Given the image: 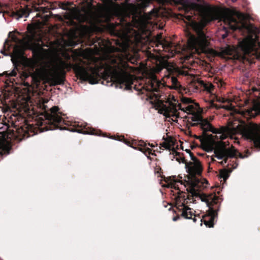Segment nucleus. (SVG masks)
<instances>
[{"label": "nucleus", "instance_id": "nucleus-29", "mask_svg": "<svg viewBox=\"0 0 260 260\" xmlns=\"http://www.w3.org/2000/svg\"><path fill=\"white\" fill-rule=\"evenodd\" d=\"M90 134H91V135H99V134H96V133L95 134V133H94V132H91V133H90Z\"/></svg>", "mask_w": 260, "mask_h": 260}, {"label": "nucleus", "instance_id": "nucleus-9", "mask_svg": "<svg viewBox=\"0 0 260 260\" xmlns=\"http://www.w3.org/2000/svg\"><path fill=\"white\" fill-rule=\"evenodd\" d=\"M9 37L17 44L14 47L13 56L16 58H19L23 55L24 50L31 49L34 46L32 43L33 37L26 35L22 39H19L12 32L9 33Z\"/></svg>", "mask_w": 260, "mask_h": 260}, {"label": "nucleus", "instance_id": "nucleus-5", "mask_svg": "<svg viewBox=\"0 0 260 260\" xmlns=\"http://www.w3.org/2000/svg\"><path fill=\"white\" fill-rule=\"evenodd\" d=\"M201 0H166L171 4H182L185 11L188 12L189 10L196 11L200 12L203 18L207 21H211L213 19L223 18L225 22L229 23L232 13L230 11L227 10L223 12H220L214 7H211L207 5L199 4Z\"/></svg>", "mask_w": 260, "mask_h": 260}, {"label": "nucleus", "instance_id": "nucleus-19", "mask_svg": "<svg viewBox=\"0 0 260 260\" xmlns=\"http://www.w3.org/2000/svg\"><path fill=\"white\" fill-rule=\"evenodd\" d=\"M248 115L251 117H254L260 113V104L257 103L253 105L252 108L247 110Z\"/></svg>", "mask_w": 260, "mask_h": 260}, {"label": "nucleus", "instance_id": "nucleus-7", "mask_svg": "<svg viewBox=\"0 0 260 260\" xmlns=\"http://www.w3.org/2000/svg\"><path fill=\"white\" fill-rule=\"evenodd\" d=\"M205 149L207 152L214 151V156L218 159H223L221 164H226L229 158H234L239 157L243 158V155L238 152L234 147L226 148L222 144L210 143L205 142L204 143Z\"/></svg>", "mask_w": 260, "mask_h": 260}, {"label": "nucleus", "instance_id": "nucleus-22", "mask_svg": "<svg viewBox=\"0 0 260 260\" xmlns=\"http://www.w3.org/2000/svg\"><path fill=\"white\" fill-rule=\"evenodd\" d=\"M160 85V83L157 82L156 81V80L155 79V78L154 77L153 83H152V86H151L152 90H153L156 92H157L156 86H159Z\"/></svg>", "mask_w": 260, "mask_h": 260}, {"label": "nucleus", "instance_id": "nucleus-32", "mask_svg": "<svg viewBox=\"0 0 260 260\" xmlns=\"http://www.w3.org/2000/svg\"><path fill=\"white\" fill-rule=\"evenodd\" d=\"M222 177L224 178V179H225L227 176H225V175H223V174H222Z\"/></svg>", "mask_w": 260, "mask_h": 260}, {"label": "nucleus", "instance_id": "nucleus-16", "mask_svg": "<svg viewBox=\"0 0 260 260\" xmlns=\"http://www.w3.org/2000/svg\"><path fill=\"white\" fill-rule=\"evenodd\" d=\"M31 11L28 7L25 6L23 8H21L13 12V16L16 19L19 20L21 18H26L29 16Z\"/></svg>", "mask_w": 260, "mask_h": 260}, {"label": "nucleus", "instance_id": "nucleus-26", "mask_svg": "<svg viewBox=\"0 0 260 260\" xmlns=\"http://www.w3.org/2000/svg\"><path fill=\"white\" fill-rule=\"evenodd\" d=\"M34 10L36 12L42 11L43 13L46 12V8L45 7H34Z\"/></svg>", "mask_w": 260, "mask_h": 260}, {"label": "nucleus", "instance_id": "nucleus-28", "mask_svg": "<svg viewBox=\"0 0 260 260\" xmlns=\"http://www.w3.org/2000/svg\"><path fill=\"white\" fill-rule=\"evenodd\" d=\"M48 100L46 99H43V104L44 105L45 104L47 103L48 102Z\"/></svg>", "mask_w": 260, "mask_h": 260}, {"label": "nucleus", "instance_id": "nucleus-24", "mask_svg": "<svg viewBox=\"0 0 260 260\" xmlns=\"http://www.w3.org/2000/svg\"><path fill=\"white\" fill-rule=\"evenodd\" d=\"M5 74H6L7 76H8V77H14V76H16L17 72L15 71V70L14 69L13 70H12L11 71H6L5 73Z\"/></svg>", "mask_w": 260, "mask_h": 260}, {"label": "nucleus", "instance_id": "nucleus-25", "mask_svg": "<svg viewBox=\"0 0 260 260\" xmlns=\"http://www.w3.org/2000/svg\"><path fill=\"white\" fill-rule=\"evenodd\" d=\"M181 101L184 104H189L191 103L192 100L189 98L182 97L181 98Z\"/></svg>", "mask_w": 260, "mask_h": 260}, {"label": "nucleus", "instance_id": "nucleus-3", "mask_svg": "<svg viewBox=\"0 0 260 260\" xmlns=\"http://www.w3.org/2000/svg\"><path fill=\"white\" fill-rule=\"evenodd\" d=\"M175 110L181 109L186 113L191 114L189 118L193 123L192 126L198 125L202 128L204 132H211L215 134L217 139L224 140L231 134L240 133L246 139L253 142L255 147L260 148V128L253 123H250L248 124H238L236 127H230L221 126L219 128H216L206 119H204L201 116L196 113L194 107L193 105H187L182 108L180 104L178 103L174 106Z\"/></svg>", "mask_w": 260, "mask_h": 260}, {"label": "nucleus", "instance_id": "nucleus-33", "mask_svg": "<svg viewBox=\"0 0 260 260\" xmlns=\"http://www.w3.org/2000/svg\"><path fill=\"white\" fill-rule=\"evenodd\" d=\"M149 145L150 147H154V146L153 145H152V144H151V145H150V144H149Z\"/></svg>", "mask_w": 260, "mask_h": 260}, {"label": "nucleus", "instance_id": "nucleus-34", "mask_svg": "<svg viewBox=\"0 0 260 260\" xmlns=\"http://www.w3.org/2000/svg\"><path fill=\"white\" fill-rule=\"evenodd\" d=\"M1 52L2 53L4 54V55H7V54H4V51H3L2 50H1Z\"/></svg>", "mask_w": 260, "mask_h": 260}, {"label": "nucleus", "instance_id": "nucleus-23", "mask_svg": "<svg viewBox=\"0 0 260 260\" xmlns=\"http://www.w3.org/2000/svg\"><path fill=\"white\" fill-rule=\"evenodd\" d=\"M142 144H141V145H144V148H140V150L142 151V152H143L145 153H148V154H150L151 153V149L149 148H148V147H146V144L145 143H144V142H142Z\"/></svg>", "mask_w": 260, "mask_h": 260}, {"label": "nucleus", "instance_id": "nucleus-39", "mask_svg": "<svg viewBox=\"0 0 260 260\" xmlns=\"http://www.w3.org/2000/svg\"><path fill=\"white\" fill-rule=\"evenodd\" d=\"M45 17H46V19L48 18V16L47 15H45Z\"/></svg>", "mask_w": 260, "mask_h": 260}, {"label": "nucleus", "instance_id": "nucleus-1", "mask_svg": "<svg viewBox=\"0 0 260 260\" xmlns=\"http://www.w3.org/2000/svg\"><path fill=\"white\" fill-rule=\"evenodd\" d=\"M119 31L124 39L121 51L110 52L105 54L102 60L92 55L89 48L82 50L73 57L74 63H68L59 59L56 62H49L41 68L40 72L43 78L51 85L62 84L64 82V69L72 68L76 74L82 80L88 81L91 84L98 83L100 69H105L110 72L115 80L116 88L128 90L133 84V78L131 74L132 69L127 61H131V57L127 51L134 43L141 42V37L133 28L130 22H122Z\"/></svg>", "mask_w": 260, "mask_h": 260}, {"label": "nucleus", "instance_id": "nucleus-14", "mask_svg": "<svg viewBox=\"0 0 260 260\" xmlns=\"http://www.w3.org/2000/svg\"><path fill=\"white\" fill-rule=\"evenodd\" d=\"M11 148L10 143L6 140L4 134L0 133V156L4 157L8 155Z\"/></svg>", "mask_w": 260, "mask_h": 260}, {"label": "nucleus", "instance_id": "nucleus-11", "mask_svg": "<svg viewBox=\"0 0 260 260\" xmlns=\"http://www.w3.org/2000/svg\"><path fill=\"white\" fill-rule=\"evenodd\" d=\"M239 47L244 54L245 58L246 56L252 58L258 57L256 42L254 39L250 37L245 38L239 42Z\"/></svg>", "mask_w": 260, "mask_h": 260}, {"label": "nucleus", "instance_id": "nucleus-40", "mask_svg": "<svg viewBox=\"0 0 260 260\" xmlns=\"http://www.w3.org/2000/svg\"><path fill=\"white\" fill-rule=\"evenodd\" d=\"M2 7L1 4L0 3V8H1Z\"/></svg>", "mask_w": 260, "mask_h": 260}, {"label": "nucleus", "instance_id": "nucleus-8", "mask_svg": "<svg viewBox=\"0 0 260 260\" xmlns=\"http://www.w3.org/2000/svg\"><path fill=\"white\" fill-rule=\"evenodd\" d=\"M189 153L190 159L192 161L187 162L184 158H181V162L185 164V169L191 179L190 181V186H194L200 183L199 179L196 177V175H200L202 172V167L200 161L195 157L189 150L187 151Z\"/></svg>", "mask_w": 260, "mask_h": 260}, {"label": "nucleus", "instance_id": "nucleus-12", "mask_svg": "<svg viewBox=\"0 0 260 260\" xmlns=\"http://www.w3.org/2000/svg\"><path fill=\"white\" fill-rule=\"evenodd\" d=\"M59 108L57 106H54L50 109V113H46L45 117L49 124L46 131L53 130L58 128V125L62 121L61 114L58 112Z\"/></svg>", "mask_w": 260, "mask_h": 260}, {"label": "nucleus", "instance_id": "nucleus-31", "mask_svg": "<svg viewBox=\"0 0 260 260\" xmlns=\"http://www.w3.org/2000/svg\"><path fill=\"white\" fill-rule=\"evenodd\" d=\"M8 42V41L7 40H6L5 42V44H4V46L5 47H6V44Z\"/></svg>", "mask_w": 260, "mask_h": 260}, {"label": "nucleus", "instance_id": "nucleus-4", "mask_svg": "<svg viewBox=\"0 0 260 260\" xmlns=\"http://www.w3.org/2000/svg\"><path fill=\"white\" fill-rule=\"evenodd\" d=\"M199 13L201 14L200 12ZM193 17L192 14L191 15L186 14L184 16L185 18L190 22V25L196 32L195 35H190L188 39L189 48L193 52L198 54L203 53L210 55L215 54V51L209 47V38L205 34L204 30L206 23L211 21H207L202 17L204 22H197L193 20Z\"/></svg>", "mask_w": 260, "mask_h": 260}, {"label": "nucleus", "instance_id": "nucleus-20", "mask_svg": "<svg viewBox=\"0 0 260 260\" xmlns=\"http://www.w3.org/2000/svg\"><path fill=\"white\" fill-rule=\"evenodd\" d=\"M110 9L115 14H119L122 12V7L118 4L111 3L110 5Z\"/></svg>", "mask_w": 260, "mask_h": 260}, {"label": "nucleus", "instance_id": "nucleus-37", "mask_svg": "<svg viewBox=\"0 0 260 260\" xmlns=\"http://www.w3.org/2000/svg\"><path fill=\"white\" fill-rule=\"evenodd\" d=\"M156 98H158V97H159V96L158 95V94L157 95H156Z\"/></svg>", "mask_w": 260, "mask_h": 260}, {"label": "nucleus", "instance_id": "nucleus-2", "mask_svg": "<svg viewBox=\"0 0 260 260\" xmlns=\"http://www.w3.org/2000/svg\"><path fill=\"white\" fill-rule=\"evenodd\" d=\"M179 184L182 185L180 181H171L168 183L167 186L172 189L171 191L177 204L182 207L181 216L186 219H191L193 214L191 211V209L187 207L186 205L188 203H194L197 200H200L206 204L212 214V216L209 221L204 220V224L209 228L213 227V220L217 215V212L219 211L218 203L220 202L219 197L214 194L206 196L201 193L197 189L200 187V183H198L197 186H190L188 194L180 190Z\"/></svg>", "mask_w": 260, "mask_h": 260}, {"label": "nucleus", "instance_id": "nucleus-6", "mask_svg": "<svg viewBox=\"0 0 260 260\" xmlns=\"http://www.w3.org/2000/svg\"><path fill=\"white\" fill-rule=\"evenodd\" d=\"M216 10L220 11L223 12L225 10H229L231 11L232 15L231 17H230L229 20V23L225 22L223 18L220 17L218 19H215V20H218L219 21H222L225 25H226V27L224 26L223 29L225 30L224 34L221 35V37L222 39H225L228 36V32L226 30V27L230 28L233 30H235L237 29H242V28H247L249 31H254L253 30H252L254 27L251 25L249 26H247L246 24L244 23V20L246 19V16L242 13H241L238 12L234 11L231 10L229 9H225L223 10H220L217 8H214ZM214 20V19H213ZM212 21V20H211Z\"/></svg>", "mask_w": 260, "mask_h": 260}, {"label": "nucleus", "instance_id": "nucleus-15", "mask_svg": "<svg viewBox=\"0 0 260 260\" xmlns=\"http://www.w3.org/2000/svg\"><path fill=\"white\" fill-rule=\"evenodd\" d=\"M152 0H139L137 4H131L128 6L129 9L131 10L133 14L137 13L139 10L145 8L149 6V4Z\"/></svg>", "mask_w": 260, "mask_h": 260}, {"label": "nucleus", "instance_id": "nucleus-10", "mask_svg": "<svg viewBox=\"0 0 260 260\" xmlns=\"http://www.w3.org/2000/svg\"><path fill=\"white\" fill-rule=\"evenodd\" d=\"M169 79L171 82V88L179 91L182 93H185L191 95L201 91L200 80L194 81L189 83L186 87L182 86L174 76H169Z\"/></svg>", "mask_w": 260, "mask_h": 260}, {"label": "nucleus", "instance_id": "nucleus-38", "mask_svg": "<svg viewBox=\"0 0 260 260\" xmlns=\"http://www.w3.org/2000/svg\"><path fill=\"white\" fill-rule=\"evenodd\" d=\"M110 138H111V139H115V138H114V137H113V136H112V137H110Z\"/></svg>", "mask_w": 260, "mask_h": 260}, {"label": "nucleus", "instance_id": "nucleus-27", "mask_svg": "<svg viewBox=\"0 0 260 260\" xmlns=\"http://www.w3.org/2000/svg\"><path fill=\"white\" fill-rule=\"evenodd\" d=\"M179 218V216H175V217H174L173 218V220L174 221H177L178 219Z\"/></svg>", "mask_w": 260, "mask_h": 260}, {"label": "nucleus", "instance_id": "nucleus-30", "mask_svg": "<svg viewBox=\"0 0 260 260\" xmlns=\"http://www.w3.org/2000/svg\"><path fill=\"white\" fill-rule=\"evenodd\" d=\"M193 221H194V222H196V221H197L196 217V216H195V215H194V217H193Z\"/></svg>", "mask_w": 260, "mask_h": 260}, {"label": "nucleus", "instance_id": "nucleus-41", "mask_svg": "<svg viewBox=\"0 0 260 260\" xmlns=\"http://www.w3.org/2000/svg\"><path fill=\"white\" fill-rule=\"evenodd\" d=\"M112 85H113V84H112V83H111V84H110V86H112Z\"/></svg>", "mask_w": 260, "mask_h": 260}, {"label": "nucleus", "instance_id": "nucleus-13", "mask_svg": "<svg viewBox=\"0 0 260 260\" xmlns=\"http://www.w3.org/2000/svg\"><path fill=\"white\" fill-rule=\"evenodd\" d=\"M70 18L76 19L79 22H86L89 20L91 17V12L90 10L83 9L82 11L76 8L70 10Z\"/></svg>", "mask_w": 260, "mask_h": 260}, {"label": "nucleus", "instance_id": "nucleus-21", "mask_svg": "<svg viewBox=\"0 0 260 260\" xmlns=\"http://www.w3.org/2000/svg\"><path fill=\"white\" fill-rule=\"evenodd\" d=\"M168 66V62L166 60H162L160 62V65L157 67V72H160L163 68H167Z\"/></svg>", "mask_w": 260, "mask_h": 260}, {"label": "nucleus", "instance_id": "nucleus-17", "mask_svg": "<svg viewBox=\"0 0 260 260\" xmlns=\"http://www.w3.org/2000/svg\"><path fill=\"white\" fill-rule=\"evenodd\" d=\"M200 88L201 89H202L208 93L214 94L215 87L210 82H205L202 80H200Z\"/></svg>", "mask_w": 260, "mask_h": 260}, {"label": "nucleus", "instance_id": "nucleus-35", "mask_svg": "<svg viewBox=\"0 0 260 260\" xmlns=\"http://www.w3.org/2000/svg\"><path fill=\"white\" fill-rule=\"evenodd\" d=\"M224 108H225V109H229V106H224Z\"/></svg>", "mask_w": 260, "mask_h": 260}, {"label": "nucleus", "instance_id": "nucleus-36", "mask_svg": "<svg viewBox=\"0 0 260 260\" xmlns=\"http://www.w3.org/2000/svg\"><path fill=\"white\" fill-rule=\"evenodd\" d=\"M36 17H40V15L39 14H37Z\"/></svg>", "mask_w": 260, "mask_h": 260}, {"label": "nucleus", "instance_id": "nucleus-18", "mask_svg": "<svg viewBox=\"0 0 260 260\" xmlns=\"http://www.w3.org/2000/svg\"><path fill=\"white\" fill-rule=\"evenodd\" d=\"M161 147L166 149L171 150L174 148V142L173 138L168 137L165 139V141L161 144Z\"/></svg>", "mask_w": 260, "mask_h": 260}]
</instances>
